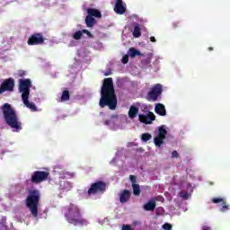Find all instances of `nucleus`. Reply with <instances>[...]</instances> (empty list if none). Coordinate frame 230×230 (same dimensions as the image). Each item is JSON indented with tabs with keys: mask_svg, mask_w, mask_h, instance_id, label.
I'll return each mask as SVG.
<instances>
[{
	"mask_svg": "<svg viewBox=\"0 0 230 230\" xmlns=\"http://www.w3.org/2000/svg\"><path fill=\"white\" fill-rule=\"evenodd\" d=\"M173 26H174V28H175V27L177 26V24L174 23Z\"/></svg>",
	"mask_w": 230,
	"mask_h": 230,
	"instance_id": "obj_43",
	"label": "nucleus"
},
{
	"mask_svg": "<svg viewBox=\"0 0 230 230\" xmlns=\"http://www.w3.org/2000/svg\"><path fill=\"white\" fill-rule=\"evenodd\" d=\"M105 190H107V183L98 181L91 184L87 194L91 197V195H96V193H105Z\"/></svg>",
	"mask_w": 230,
	"mask_h": 230,
	"instance_id": "obj_7",
	"label": "nucleus"
},
{
	"mask_svg": "<svg viewBox=\"0 0 230 230\" xmlns=\"http://www.w3.org/2000/svg\"><path fill=\"white\" fill-rule=\"evenodd\" d=\"M152 137V135H150L149 133H144L141 136V139L143 141H145V143H146V141H150V138Z\"/></svg>",
	"mask_w": 230,
	"mask_h": 230,
	"instance_id": "obj_26",
	"label": "nucleus"
},
{
	"mask_svg": "<svg viewBox=\"0 0 230 230\" xmlns=\"http://www.w3.org/2000/svg\"><path fill=\"white\" fill-rule=\"evenodd\" d=\"M15 87V81L13 78L10 77L8 79H5L0 85V94H3V93H12L13 92V89Z\"/></svg>",
	"mask_w": 230,
	"mask_h": 230,
	"instance_id": "obj_11",
	"label": "nucleus"
},
{
	"mask_svg": "<svg viewBox=\"0 0 230 230\" xmlns=\"http://www.w3.org/2000/svg\"><path fill=\"white\" fill-rule=\"evenodd\" d=\"M26 208L31 211L34 218L39 217V204L40 202V191L39 190H29L24 200Z\"/></svg>",
	"mask_w": 230,
	"mask_h": 230,
	"instance_id": "obj_4",
	"label": "nucleus"
},
{
	"mask_svg": "<svg viewBox=\"0 0 230 230\" xmlns=\"http://www.w3.org/2000/svg\"><path fill=\"white\" fill-rule=\"evenodd\" d=\"M168 134V131L164 128V126H161L158 128V135L155 137L154 143L155 146H161L164 144V140L166 139V135Z\"/></svg>",
	"mask_w": 230,
	"mask_h": 230,
	"instance_id": "obj_10",
	"label": "nucleus"
},
{
	"mask_svg": "<svg viewBox=\"0 0 230 230\" xmlns=\"http://www.w3.org/2000/svg\"><path fill=\"white\" fill-rule=\"evenodd\" d=\"M132 188L133 195H135V197H139V195H141V188L139 187V184H133Z\"/></svg>",
	"mask_w": 230,
	"mask_h": 230,
	"instance_id": "obj_23",
	"label": "nucleus"
},
{
	"mask_svg": "<svg viewBox=\"0 0 230 230\" xmlns=\"http://www.w3.org/2000/svg\"><path fill=\"white\" fill-rule=\"evenodd\" d=\"M45 40L46 38H44L42 32H35L29 37L27 44L28 46H40L44 44Z\"/></svg>",
	"mask_w": 230,
	"mask_h": 230,
	"instance_id": "obj_9",
	"label": "nucleus"
},
{
	"mask_svg": "<svg viewBox=\"0 0 230 230\" xmlns=\"http://www.w3.org/2000/svg\"><path fill=\"white\" fill-rule=\"evenodd\" d=\"M151 42H156L155 37L152 36L150 38Z\"/></svg>",
	"mask_w": 230,
	"mask_h": 230,
	"instance_id": "obj_39",
	"label": "nucleus"
},
{
	"mask_svg": "<svg viewBox=\"0 0 230 230\" xmlns=\"http://www.w3.org/2000/svg\"><path fill=\"white\" fill-rule=\"evenodd\" d=\"M138 119L140 123H145V125H152L153 121H155V115L149 111L147 114H139Z\"/></svg>",
	"mask_w": 230,
	"mask_h": 230,
	"instance_id": "obj_12",
	"label": "nucleus"
},
{
	"mask_svg": "<svg viewBox=\"0 0 230 230\" xmlns=\"http://www.w3.org/2000/svg\"><path fill=\"white\" fill-rule=\"evenodd\" d=\"M87 28H93L94 26V24H96V19H94V17L93 16H86L85 17V21H84Z\"/></svg>",
	"mask_w": 230,
	"mask_h": 230,
	"instance_id": "obj_19",
	"label": "nucleus"
},
{
	"mask_svg": "<svg viewBox=\"0 0 230 230\" xmlns=\"http://www.w3.org/2000/svg\"><path fill=\"white\" fill-rule=\"evenodd\" d=\"M129 179H130V181H131V183H132V186H134V184H137V183H136V182H137V178H136L135 175H130V176H129Z\"/></svg>",
	"mask_w": 230,
	"mask_h": 230,
	"instance_id": "obj_32",
	"label": "nucleus"
},
{
	"mask_svg": "<svg viewBox=\"0 0 230 230\" xmlns=\"http://www.w3.org/2000/svg\"><path fill=\"white\" fill-rule=\"evenodd\" d=\"M83 35H84L83 31H77L74 33L73 39H75V40H80Z\"/></svg>",
	"mask_w": 230,
	"mask_h": 230,
	"instance_id": "obj_24",
	"label": "nucleus"
},
{
	"mask_svg": "<svg viewBox=\"0 0 230 230\" xmlns=\"http://www.w3.org/2000/svg\"><path fill=\"white\" fill-rule=\"evenodd\" d=\"M128 55L129 57H131V58H135V57H143V54L141 53V51L134 49V48H130L128 49Z\"/></svg>",
	"mask_w": 230,
	"mask_h": 230,
	"instance_id": "obj_20",
	"label": "nucleus"
},
{
	"mask_svg": "<svg viewBox=\"0 0 230 230\" xmlns=\"http://www.w3.org/2000/svg\"><path fill=\"white\" fill-rule=\"evenodd\" d=\"M139 113V109L136 107L135 105L130 106L129 111H128V118L130 119H134Z\"/></svg>",
	"mask_w": 230,
	"mask_h": 230,
	"instance_id": "obj_18",
	"label": "nucleus"
},
{
	"mask_svg": "<svg viewBox=\"0 0 230 230\" xmlns=\"http://www.w3.org/2000/svg\"><path fill=\"white\" fill-rule=\"evenodd\" d=\"M88 17H95L96 19H101L102 12L98 9L88 8L87 9Z\"/></svg>",
	"mask_w": 230,
	"mask_h": 230,
	"instance_id": "obj_16",
	"label": "nucleus"
},
{
	"mask_svg": "<svg viewBox=\"0 0 230 230\" xmlns=\"http://www.w3.org/2000/svg\"><path fill=\"white\" fill-rule=\"evenodd\" d=\"M180 197H181L182 199H189L190 198V193L188 192H180Z\"/></svg>",
	"mask_w": 230,
	"mask_h": 230,
	"instance_id": "obj_30",
	"label": "nucleus"
},
{
	"mask_svg": "<svg viewBox=\"0 0 230 230\" xmlns=\"http://www.w3.org/2000/svg\"><path fill=\"white\" fill-rule=\"evenodd\" d=\"M116 4L114 6V12L115 13H118V15H123L125 12H127L126 4L123 3V0H115Z\"/></svg>",
	"mask_w": 230,
	"mask_h": 230,
	"instance_id": "obj_13",
	"label": "nucleus"
},
{
	"mask_svg": "<svg viewBox=\"0 0 230 230\" xmlns=\"http://www.w3.org/2000/svg\"><path fill=\"white\" fill-rule=\"evenodd\" d=\"M156 206L155 201L152 199L143 205V209L144 211H155Z\"/></svg>",
	"mask_w": 230,
	"mask_h": 230,
	"instance_id": "obj_15",
	"label": "nucleus"
},
{
	"mask_svg": "<svg viewBox=\"0 0 230 230\" xmlns=\"http://www.w3.org/2000/svg\"><path fill=\"white\" fill-rule=\"evenodd\" d=\"M71 94L69 93V91L64 90L61 94L60 102H69Z\"/></svg>",
	"mask_w": 230,
	"mask_h": 230,
	"instance_id": "obj_22",
	"label": "nucleus"
},
{
	"mask_svg": "<svg viewBox=\"0 0 230 230\" xmlns=\"http://www.w3.org/2000/svg\"><path fill=\"white\" fill-rule=\"evenodd\" d=\"M172 157H176V158H179V153L177 151H172Z\"/></svg>",
	"mask_w": 230,
	"mask_h": 230,
	"instance_id": "obj_36",
	"label": "nucleus"
},
{
	"mask_svg": "<svg viewBox=\"0 0 230 230\" xmlns=\"http://www.w3.org/2000/svg\"><path fill=\"white\" fill-rule=\"evenodd\" d=\"M161 94H163V85L156 84L150 89L146 98L147 102H157Z\"/></svg>",
	"mask_w": 230,
	"mask_h": 230,
	"instance_id": "obj_6",
	"label": "nucleus"
},
{
	"mask_svg": "<svg viewBox=\"0 0 230 230\" xmlns=\"http://www.w3.org/2000/svg\"><path fill=\"white\" fill-rule=\"evenodd\" d=\"M130 197H132V192L128 190H124L119 194V202L120 204H127L128 200H130Z\"/></svg>",
	"mask_w": 230,
	"mask_h": 230,
	"instance_id": "obj_14",
	"label": "nucleus"
},
{
	"mask_svg": "<svg viewBox=\"0 0 230 230\" xmlns=\"http://www.w3.org/2000/svg\"><path fill=\"white\" fill-rule=\"evenodd\" d=\"M122 64H128V55L123 56Z\"/></svg>",
	"mask_w": 230,
	"mask_h": 230,
	"instance_id": "obj_34",
	"label": "nucleus"
},
{
	"mask_svg": "<svg viewBox=\"0 0 230 230\" xmlns=\"http://www.w3.org/2000/svg\"><path fill=\"white\" fill-rule=\"evenodd\" d=\"M133 37L136 39H139V37H141V27L139 26V23L134 24Z\"/></svg>",
	"mask_w": 230,
	"mask_h": 230,
	"instance_id": "obj_21",
	"label": "nucleus"
},
{
	"mask_svg": "<svg viewBox=\"0 0 230 230\" xmlns=\"http://www.w3.org/2000/svg\"><path fill=\"white\" fill-rule=\"evenodd\" d=\"M83 33H85L87 36H89L90 37V39H93V33H91V31H89L88 30H85V29H84L83 31Z\"/></svg>",
	"mask_w": 230,
	"mask_h": 230,
	"instance_id": "obj_33",
	"label": "nucleus"
},
{
	"mask_svg": "<svg viewBox=\"0 0 230 230\" xmlns=\"http://www.w3.org/2000/svg\"><path fill=\"white\" fill-rule=\"evenodd\" d=\"M59 186L61 190H67L69 188V181H60Z\"/></svg>",
	"mask_w": 230,
	"mask_h": 230,
	"instance_id": "obj_25",
	"label": "nucleus"
},
{
	"mask_svg": "<svg viewBox=\"0 0 230 230\" xmlns=\"http://www.w3.org/2000/svg\"><path fill=\"white\" fill-rule=\"evenodd\" d=\"M155 112L159 116H166V108L162 103H157L155 107Z\"/></svg>",
	"mask_w": 230,
	"mask_h": 230,
	"instance_id": "obj_17",
	"label": "nucleus"
},
{
	"mask_svg": "<svg viewBox=\"0 0 230 230\" xmlns=\"http://www.w3.org/2000/svg\"><path fill=\"white\" fill-rule=\"evenodd\" d=\"M163 229L164 230H172V224L165 223L163 225Z\"/></svg>",
	"mask_w": 230,
	"mask_h": 230,
	"instance_id": "obj_31",
	"label": "nucleus"
},
{
	"mask_svg": "<svg viewBox=\"0 0 230 230\" xmlns=\"http://www.w3.org/2000/svg\"><path fill=\"white\" fill-rule=\"evenodd\" d=\"M2 112L4 122L8 127L13 129L14 132H21L22 130V124L19 121L17 112L9 103H4L2 106Z\"/></svg>",
	"mask_w": 230,
	"mask_h": 230,
	"instance_id": "obj_2",
	"label": "nucleus"
},
{
	"mask_svg": "<svg viewBox=\"0 0 230 230\" xmlns=\"http://www.w3.org/2000/svg\"><path fill=\"white\" fill-rule=\"evenodd\" d=\"M202 230H211V227L208 226H204L202 227Z\"/></svg>",
	"mask_w": 230,
	"mask_h": 230,
	"instance_id": "obj_38",
	"label": "nucleus"
},
{
	"mask_svg": "<svg viewBox=\"0 0 230 230\" xmlns=\"http://www.w3.org/2000/svg\"><path fill=\"white\" fill-rule=\"evenodd\" d=\"M208 51H213V48H212V47H209V48H208Z\"/></svg>",
	"mask_w": 230,
	"mask_h": 230,
	"instance_id": "obj_42",
	"label": "nucleus"
},
{
	"mask_svg": "<svg viewBox=\"0 0 230 230\" xmlns=\"http://www.w3.org/2000/svg\"><path fill=\"white\" fill-rule=\"evenodd\" d=\"M30 89H31V79H21L19 84V93H22V100L23 105L31 111H37V106L33 102H30Z\"/></svg>",
	"mask_w": 230,
	"mask_h": 230,
	"instance_id": "obj_5",
	"label": "nucleus"
},
{
	"mask_svg": "<svg viewBox=\"0 0 230 230\" xmlns=\"http://www.w3.org/2000/svg\"><path fill=\"white\" fill-rule=\"evenodd\" d=\"M112 75V71L109 70L108 72L104 73V76H111Z\"/></svg>",
	"mask_w": 230,
	"mask_h": 230,
	"instance_id": "obj_37",
	"label": "nucleus"
},
{
	"mask_svg": "<svg viewBox=\"0 0 230 230\" xmlns=\"http://www.w3.org/2000/svg\"><path fill=\"white\" fill-rule=\"evenodd\" d=\"M153 200L155 202H164V197L163 196H155Z\"/></svg>",
	"mask_w": 230,
	"mask_h": 230,
	"instance_id": "obj_29",
	"label": "nucleus"
},
{
	"mask_svg": "<svg viewBox=\"0 0 230 230\" xmlns=\"http://www.w3.org/2000/svg\"><path fill=\"white\" fill-rule=\"evenodd\" d=\"M226 200L225 198H214L212 199L213 204H220V202L223 204V202Z\"/></svg>",
	"mask_w": 230,
	"mask_h": 230,
	"instance_id": "obj_27",
	"label": "nucleus"
},
{
	"mask_svg": "<svg viewBox=\"0 0 230 230\" xmlns=\"http://www.w3.org/2000/svg\"><path fill=\"white\" fill-rule=\"evenodd\" d=\"M227 209H229V205H227V202L225 199L222 203V208H220V211H222V213H225V211H227Z\"/></svg>",
	"mask_w": 230,
	"mask_h": 230,
	"instance_id": "obj_28",
	"label": "nucleus"
},
{
	"mask_svg": "<svg viewBox=\"0 0 230 230\" xmlns=\"http://www.w3.org/2000/svg\"><path fill=\"white\" fill-rule=\"evenodd\" d=\"M66 176H68V177H73V175L71 174V173H69V172H66V174H65Z\"/></svg>",
	"mask_w": 230,
	"mask_h": 230,
	"instance_id": "obj_41",
	"label": "nucleus"
},
{
	"mask_svg": "<svg viewBox=\"0 0 230 230\" xmlns=\"http://www.w3.org/2000/svg\"><path fill=\"white\" fill-rule=\"evenodd\" d=\"M99 105L102 109L109 107L111 111H115L116 107H118V96H116L112 77H108L103 80Z\"/></svg>",
	"mask_w": 230,
	"mask_h": 230,
	"instance_id": "obj_1",
	"label": "nucleus"
},
{
	"mask_svg": "<svg viewBox=\"0 0 230 230\" xmlns=\"http://www.w3.org/2000/svg\"><path fill=\"white\" fill-rule=\"evenodd\" d=\"M65 217L68 224H73V226H87V220L82 217L80 208L75 204L65 208Z\"/></svg>",
	"mask_w": 230,
	"mask_h": 230,
	"instance_id": "obj_3",
	"label": "nucleus"
},
{
	"mask_svg": "<svg viewBox=\"0 0 230 230\" xmlns=\"http://www.w3.org/2000/svg\"><path fill=\"white\" fill-rule=\"evenodd\" d=\"M48 177H49V172L46 171H35L31 176V182L32 184H40V182H44Z\"/></svg>",
	"mask_w": 230,
	"mask_h": 230,
	"instance_id": "obj_8",
	"label": "nucleus"
},
{
	"mask_svg": "<svg viewBox=\"0 0 230 230\" xmlns=\"http://www.w3.org/2000/svg\"><path fill=\"white\" fill-rule=\"evenodd\" d=\"M104 125H111V120H105Z\"/></svg>",
	"mask_w": 230,
	"mask_h": 230,
	"instance_id": "obj_40",
	"label": "nucleus"
},
{
	"mask_svg": "<svg viewBox=\"0 0 230 230\" xmlns=\"http://www.w3.org/2000/svg\"><path fill=\"white\" fill-rule=\"evenodd\" d=\"M122 230H134L130 225H126L122 226Z\"/></svg>",
	"mask_w": 230,
	"mask_h": 230,
	"instance_id": "obj_35",
	"label": "nucleus"
}]
</instances>
